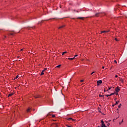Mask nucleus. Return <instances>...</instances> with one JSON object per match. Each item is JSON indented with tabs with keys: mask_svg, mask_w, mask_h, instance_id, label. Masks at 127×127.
Wrapping results in <instances>:
<instances>
[{
	"mask_svg": "<svg viewBox=\"0 0 127 127\" xmlns=\"http://www.w3.org/2000/svg\"><path fill=\"white\" fill-rule=\"evenodd\" d=\"M115 100H117V98H116Z\"/></svg>",
	"mask_w": 127,
	"mask_h": 127,
	"instance_id": "47",
	"label": "nucleus"
},
{
	"mask_svg": "<svg viewBox=\"0 0 127 127\" xmlns=\"http://www.w3.org/2000/svg\"><path fill=\"white\" fill-rule=\"evenodd\" d=\"M106 32H109V31H106Z\"/></svg>",
	"mask_w": 127,
	"mask_h": 127,
	"instance_id": "45",
	"label": "nucleus"
},
{
	"mask_svg": "<svg viewBox=\"0 0 127 127\" xmlns=\"http://www.w3.org/2000/svg\"><path fill=\"white\" fill-rule=\"evenodd\" d=\"M122 123H124V119L122 120L121 122L119 123V125H122Z\"/></svg>",
	"mask_w": 127,
	"mask_h": 127,
	"instance_id": "12",
	"label": "nucleus"
},
{
	"mask_svg": "<svg viewBox=\"0 0 127 127\" xmlns=\"http://www.w3.org/2000/svg\"><path fill=\"white\" fill-rule=\"evenodd\" d=\"M107 126L109 127L110 126V123H107Z\"/></svg>",
	"mask_w": 127,
	"mask_h": 127,
	"instance_id": "30",
	"label": "nucleus"
},
{
	"mask_svg": "<svg viewBox=\"0 0 127 127\" xmlns=\"http://www.w3.org/2000/svg\"><path fill=\"white\" fill-rule=\"evenodd\" d=\"M111 87H109L108 90H111Z\"/></svg>",
	"mask_w": 127,
	"mask_h": 127,
	"instance_id": "40",
	"label": "nucleus"
},
{
	"mask_svg": "<svg viewBox=\"0 0 127 127\" xmlns=\"http://www.w3.org/2000/svg\"><path fill=\"white\" fill-rule=\"evenodd\" d=\"M52 118H55V115H52Z\"/></svg>",
	"mask_w": 127,
	"mask_h": 127,
	"instance_id": "24",
	"label": "nucleus"
},
{
	"mask_svg": "<svg viewBox=\"0 0 127 127\" xmlns=\"http://www.w3.org/2000/svg\"><path fill=\"white\" fill-rule=\"evenodd\" d=\"M56 67H57V68H60V67H61V64H60V65L57 66Z\"/></svg>",
	"mask_w": 127,
	"mask_h": 127,
	"instance_id": "13",
	"label": "nucleus"
},
{
	"mask_svg": "<svg viewBox=\"0 0 127 127\" xmlns=\"http://www.w3.org/2000/svg\"><path fill=\"white\" fill-rule=\"evenodd\" d=\"M43 75H44V72L43 71H42L41 73V76H43Z\"/></svg>",
	"mask_w": 127,
	"mask_h": 127,
	"instance_id": "11",
	"label": "nucleus"
},
{
	"mask_svg": "<svg viewBox=\"0 0 127 127\" xmlns=\"http://www.w3.org/2000/svg\"><path fill=\"white\" fill-rule=\"evenodd\" d=\"M68 59L69 60H74V59H75V57L72 58H69Z\"/></svg>",
	"mask_w": 127,
	"mask_h": 127,
	"instance_id": "7",
	"label": "nucleus"
},
{
	"mask_svg": "<svg viewBox=\"0 0 127 127\" xmlns=\"http://www.w3.org/2000/svg\"><path fill=\"white\" fill-rule=\"evenodd\" d=\"M105 32H107V31H101V33H105Z\"/></svg>",
	"mask_w": 127,
	"mask_h": 127,
	"instance_id": "15",
	"label": "nucleus"
},
{
	"mask_svg": "<svg viewBox=\"0 0 127 127\" xmlns=\"http://www.w3.org/2000/svg\"><path fill=\"white\" fill-rule=\"evenodd\" d=\"M30 111V109L29 108L27 110V112L28 113V112H29Z\"/></svg>",
	"mask_w": 127,
	"mask_h": 127,
	"instance_id": "20",
	"label": "nucleus"
},
{
	"mask_svg": "<svg viewBox=\"0 0 127 127\" xmlns=\"http://www.w3.org/2000/svg\"><path fill=\"white\" fill-rule=\"evenodd\" d=\"M79 19H84V18H85L84 17H78V18Z\"/></svg>",
	"mask_w": 127,
	"mask_h": 127,
	"instance_id": "9",
	"label": "nucleus"
},
{
	"mask_svg": "<svg viewBox=\"0 0 127 127\" xmlns=\"http://www.w3.org/2000/svg\"><path fill=\"white\" fill-rule=\"evenodd\" d=\"M13 35V33H9V34H8V35Z\"/></svg>",
	"mask_w": 127,
	"mask_h": 127,
	"instance_id": "21",
	"label": "nucleus"
},
{
	"mask_svg": "<svg viewBox=\"0 0 127 127\" xmlns=\"http://www.w3.org/2000/svg\"><path fill=\"white\" fill-rule=\"evenodd\" d=\"M120 81H121V82H124V80H123L122 79H121Z\"/></svg>",
	"mask_w": 127,
	"mask_h": 127,
	"instance_id": "31",
	"label": "nucleus"
},
{
	"mask_svg": "<svg viewBox=\"0 0 127 127\" xmlns=\"http://www.w3.org/2000/svg\"><path fill=\"white\" fill-rule=\"evenodd\" d=\"M45 71H46V70H47V68H46L44 69Z\"/></svg>",
	"mask_w": 127,
	"mask_h": 127,
	"instance_id": "35",
	"label": "nucleus"
},
{
	"mask_svg": "<svg viewBox=\"0 0 127 127\" xmlns=\"http://www.w3.org/2000/svg\"><path fill=\"white\" fill-rule=\"evenodd\" d=\"M78 56V55H76L75 56H74V57H77Z\"/></svg>",
	"mask_w": 127,
	"mask_h": 127,
	"instance_id": "36",
	"label": "nucleus"
},
{
	"mask_svg": "<svg viewBox=\"0 0 127 127\" xmlns=\"http://www.w3.org/2000/svg\"><path fill=\"white\" fill-rule=\"evenodd\" d=\"M67 53V52H64L63 53L62 55H64V54H66Z\"/></svg>",
	"mask_w": 127,
	"mask_h": 127,
	"instance_id": "16",
	"label": "nucleus"
},
{
	"mask_svg": "<svg viewBox=\"0 0 127 127\" xmlns=\"http://www.w3.org/2000/svg\"><path fill=\"white\" fill-rule=\"evenodd\" d=\"M53 125H55L56 127H57V126H58V125H57V123L53 124L52 125V126H53Z\"/></svg>",
	"mask_w": 127,
	"mask_h": 127,
	"instance_id": "14",
	"label": "nucleus"
},
{
	"mask_svg": "<svg viewBox=\"0 0 127 127\" xmlns=\"http://www.w3.org/2000/svg\"><path fill=\"white\" fill-rule=\"evenodd\" d=\"M67 120H68V121H71H71H75V120L72 119V118H69Z\"/></svg>",
	"mask_w": 127,
	"mask_h": 127,
	"instance_id": "5",
	"label": "nucleus"
},
{
	"mask_svg": "<svg viewBox=\"0 0 127 127\" xmlns=\"http://www.w3.org/2000/svg\"><path fill=\"white\" fill-rule=\"evenodd\" d=\"M98 112L99 113H101V109H100L99 108H98Z\"/></svg>",
	"mask_w": 127,
	"mask_h": 127,
	"instance_id": "19",
	"label": "nucleus"
},
{
	"mask_svg": "<svg viewBox=\"0 0 127 127\" xmlns=\"http://www.w3.org/2000/svg\"><path fill=\"white\" fill-rule=\"evenodd\" d=\"M23 49H21L20 50V51H23Z\"/></svg>",
	"mask_w": 127,
	"mask_h": 127,
	"instance_id": "34",
	"label": "nucleus"
},
{
	"mask_svg": "<svg viewBox=\"0 0 127 127\" xmlns=\"http://www.w3.org/2000/svg\"><path fill=\"white\" fill-rule=\"evenodd\" d=\"M36 99H37V98H39V96L38 95H37L35 96Z\"/></svg>",
	"mask_w": 127,
	"mask_h": 127,
	"instance_id": "22",
	"label": "nucleus"
},
{
	"mask_svg": "<svg viewBox=\"0 0 127 127\" xmlns=\"http://www.w3.org/2000/svg\"><path fill=\"white\" fill-rule=\"evenodd\" d=\"M114 62H115V63H116V64L117 63V61L116 60L114 61Z\"/></svg>",
	"mask_w": 127,
	"mask_h": 127,
	"instance_id": "33",
	"label": "nucleus"
},
{
	"mask_svg": "<svg viewBox=\"0 0 127 127\" xmlns=\"http://www.w3.org/2000/svg\"><path fill=\"white\" fill-rule=\"evenodd\" d=\"M94 73H95V71L92 72L90 74V75H93V74H94Z\"/></svg>",
	"mask_w": 127,
	"mask_h": 127,
	"instance_id": "25",
	"label": "nucleus"
},
{
	"mask_svg": "<svg viewBox=\"0 0 127 127\" xmlns=\"http://www.w3.org/2000/svg\"><path fill=\"white\" fill-rule=\"evenodd\" d=\"M115 77H116V78H118V76L116 75Z\"/></svg>",
	"mask_w": 127,
	"mask_h": 127,
	"instance_id": "37",
	"label": "nucleus"
},
{
	"mask_svg": "<svg viewBox=\"0 0 127 127\" xmlns=\"http://www.w3.org/2000/svg\"><path fill=\"white\" fill-rule=\"evenodd\" d=\"M12 95H13V94L12 93H10L8 95V97H11V96H12Z\"/></svg>",
	"mask_w": 127,
	"mask_h": 127,
	"instance_id": "8",
	"label": "nucleus"
},
{
	"mask_svg": "<svg viewBox=\"0 0 127 127\" xmlns=\"http://www.w3.org/2000/svg\"><path fill=\"white\" fill-rule=\"evenodd\" d=\"M99 97H102V98H104V95H102L101 94L99 95Z\"/></svg>",
	"mask_w": 127,
	"mask_h": 127,
	"instance_id": "10",
	"label": "nucleus"
},
{
	"mask_svg": "<svg viewBox=\"0 0 127 127\" xmlns=\"http://www.w3.org/2000/svg\"><path fill=\"white\" fill-rule=\"evenodd\" d=\"M108 91H109V90H106V89H104V92H107Z\"/></svg>",
	"mask_w": 127,
	"mask_h": 127,
	"instance_id": "28",
	"label": "nucleus"
},
{
	"mask_svg": "<svg viewBox=\"0 0 127 127\" xmlns=\"http://www.w3.org/2000/svg\"><path fill=\"white\" fill-rule=\"evenodd\" d=\"M117 110L119 111V109H117Z\"/></svg>",
	"mask_w": 127,
	"mask_h": 127,
	"instance_id": "46",
	"label": "nucleus"
},
{
	"mask_svg": "<svg viewBox=\"0 0 127 127\" xmlns=\"http://www.w3.org/2000/svg\"><path fill=\"white\" fill-rule=\"evenodd\" d=\"M4 38H6V36H4Z\"/></svg>",
	"mask_w": 127,
	"mask_h": 127,
	"instance_id": "44",
	"label": "nucleus"
},
{
	"mask_svg": "<svg viewBox=\"0 0 127 127\" xmlns=\"http://www.w3.org/2000/svg\"><path fill=\"white\" fill-rule=\"evenodd\" d=\"M116 95H119V94L118 93V92H117V93H116Z\"/></svg>",
	"mask_w": 127,
	"mask_h": 127,
	"instance_id": "43",
	"label": "nucleus"
},
{
	"mask_svg": "<svg viewBox=\"0 0 127 127\" xmlns=\"http://www.w3.org/2000/svg\"><path fill=\"white\" fill-rule=\"evenodd\" d=\"M101 125H102L101 127H107V126H106V125L104 123L103 121H101Z\"/></svg>",
	"mask_w": 127,
	"mask_h": 127,
	"instance_id": "2",
	"label": "nucleus"
},
{
	"mask_svg": "<svg viewBox=\"0 0 127 127\" xmlns=\"http://www.w3.org/2000/svg\"><path fill=\"white\" fill-rule=\"evenodd\" d=\"M115 100H117V98H116Z\"/></svg>",
	"mask_w": 127,
	"mask_h": 127,
	"instance_id": "48",
	"label": "nucleus"
},
{
	"mask_svg": "<svg viewBox=\"0 0 127 127\" xmlns=\"http://www.w3.org/2000/svg\"><path fill=\"white\" fill-rule=\"evenodd\" d=\"M122 107V104H120L118 106V108H121Z\"/></svg>",
	"mask_w": 127,
	"mask_h": 127,
	"instance_id": "23",
	"label": "nucleus"
},
{
	"mask_svg": "<svg viewBox=\"0 0 127 127\" xmlns=\"http://www.w3.org/2000/svg\"><path fill=\"white\" fill-rule=\"evenodd\" d=\"M115 95V93H111L110 95H109V96L111 97V96H112V95Z\"/></svg>",
	"mask_w": 127,
	"mask_h": 127,
	"instance_id": "18",
	"label": "nucleus"
},
{
	"mask_svg": "<svg viewBox=\"0 0 127 127\" xmlns=\"http://www.w3.org/2000/svg\"><path fill=\"white\" fill-rule=\"evenodd\" d=\"M119 103H120V101H116L115 105H118V104H119Z\"/></svg>",
	"mask_w": 127,
	"mask_h": 127,
	"instance_id": "17",
	"label": "nucleus"
},
{
	"mask_svg": "<svg viewBox=\"0 0 127 127\" xmlns=\"http://www.w3.org/2000/svg\"><path fill=\"white\" fill-rule=\"evenodd\" d=\"M115 40H116V41H119V40L117 39L116 38H115Z\"/></svg>",
	"mask_w": 127,
	"mask_h": 127,
	"instance_id": "27",
	"label": "nucleus"
},
{
	"mask_svg": "<svg viewBox=\"0 0 127 127\" xmlns=\"http://www.w3.org/2000/svg\"><path fill=\"white\" fill-rule=\"evenodd\" d=\"M102 83H103V81L102 80L97 81V86H100V85H101V84H102Z\"/></svg>",
	"mask_w": 127,
	"mask_h": 127,
	"instance_id": "3",
	"label": "nucleus"
},
{
	"mask_svg": "<svg viewBox=\"0 0 127 127\" xmlns=\"http://www.w3.org/2000/svg\"><path fill=\"white\" fill-rule=\"evenodd\" d=\"M115 91L116 93H118V92H120V87H117L115 88Z\"/></svg>",
	"mask_w": 127,
	"mask_h": 127,
	"instance_id": "4",
	"label": "nucleus"
},
{
	"mask_svg": "<svg viewBox=\"0 0 127 127\" xmlns=\"http://www.w3.org/2000/svg\"><path fill=\"white\" fill-rule=\"evenodd\" d=\"M106 97H110V95H106Z\"/></svg>",
	"mask_w": 127,
	"mask_h": 127,
	"instance_id": "29",
	"label": "nucleus"
},
{
	"mask_svg": "<svg viewBox=\"0 0 127 127\" xmlns=\"http://www.w3.org/2000/svg\"><path fill=\"white\" fill-rule=\"evenodd\" d=\"M63 27H65V25H63V26L59 27V29H60L61 28H63Z\"/></svg>",
	"mask_w": 127,
	"mask_h": 127,
	"instance_id": "6",
	"label": "nucleus"
},
{
	"mask_svg": "<svg viewBox=\"0 0 127 127\" xmlns=\"http://www.w3.org/2000/svg\"><path fill=\"white\" fill-rule=\"evenodd\" d=\"M115 106H116V104L113 105L112 107H115Z\"/></svg>",
	"mask_w": 127,
	"mask_h": 127,
	"instance_id": "38",
	"label": "nucleus"
},
{
	"mask_svg": "<svg viewBox=\"0 0 127 127\" xmlns=\"http://www.w3.org/2000/svg\"><path fill=\"white\" fill-rule=\"evenodd\" d=\"M44 71H45L44 69L42 70V72L44 73Z\"/></svg>",
	"mask_w": 127,
	"mask_h": 127,
	"instance_id": "42",
	"label": "nucleus"
},
{
	"mask_svg": "<svg viewBox=\"0 0 127 127\" xmlns=\"http://www.w3.org/2000/svg\"><path fill=\"white\" fill-rule=\"evenodd\" d=\"M103 69H105V66L102 67Z\"/></svg>",
	"mask_w": 127,
	"mask_h": 127,
	"instance_id": "41",
	"label": "nucleus"
},
{
	"mask_svg": "<svg viewBox=\"0 0 127 127\" xmlns=\"http://www.w3.org/2000/svg\"><path fill=\"white\" fill-rule=\"evenodd\" d=\"M102 13H96L95 14V16H96V17H98L99 16H102Z\"/></svg>",
	"mask_w": 127,
	"mask_h": 127,
	"instance_id": "1",
	"label": "nucleus"
},
{
	"mask_svg": "<svg viewBox=\"0 0 127 127\" xmlns=\"http://www.w3.org/2000/svg\"><path fill=\"white\" fill-rule=\"evenodd\" d=\"M17 78H18V75H17V76H16V77L15 78V79H17Z\"/></svg>",
	"mask_w": 127,
	"mask_h": 127,
	"instance_id": "26",
	"label": "nucleus"
},
{
	"mask_svg": "<svg viewBox=\"0 0 127 127\" xmlns=\"http://www.w3.org/2000/svg\"><path fill=\"white\" fill-rule=\"evenodd\" d=\"M80 82H84V80H83V79H82V80H80Z\"/></svg>",
	"mask_w": 127,
	"mask_h": 127,
	"instance_id": "32",
	"label": "nucleus"
},
{
	"mask_svg": "<svg viewBox=\"0 0 127 127\" xmlns=\"http://www.w3.org/2000/svg\"><path fill=\"white\" fill-rule=\"evenodd\" d=\"M66 127H71V126H69L68 125H66Z\"/></svg>",
	"mask_w": 127,
	"mask_h": 127,
	"instance_id": "39",
	"label": "nucleus"
}]
</instances>
